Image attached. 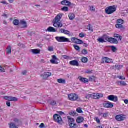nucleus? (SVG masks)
<instances>
[{
    "label": "nucleus",
    "mask_w": 128,
    "mask_h": 128,
    "mask_svg": "<svg viewBox=\"0 0 128 128\" xmlns=\"http://www.w3.org/2000/svg\"><path fill=\"white\" fill-rule=\"evenodd\" d=\"M82 54L86 56V54H88V50H86L84 49L82 50Z\"/></svg>",
    "instance_id": "obj_42"
},
{
    "label": "nucleus",
    "mask_w": 128,
    "mask_h": 128,
    "mask_svg": "<svg viewBox=\"0 0 128 128\" xmlns=\"http://www.w3.org/2000/svg\"><path fill=\"white\" fill-rule=\"evenodd\" d=\"M78 80L81 82H83V84H86V82H88V78H84L82 76H79Z\"/></svg>",
    "instance_id": "obj_17"
},
{
    "label": "nucleus",
    "mask_w": 128,
    "mask_h": 128,
    "mask_svg": "<svg viewBox=\"0 0 128 128\" xmlns=\"http://www.w3.org/2000/svg\"><path fill=\"white\" fill-rule=\"evenodd\" d=\"M62 6H72V4L68 0H64L61 2Z\"/></svg>",
    "instance_id": "obj_14"
},
{
    "label": "nucleus",
    "mask_w": 128,
    "mask_h": 128,
    "mask_svg": "<svg viewBox=\"0 0 128 128\" xmlns=\"http://www.w3.org/2000/svg\"><path fill=\"white\" fill-rule=\"evenodd\" d=\"M54 122H57L60 126H62L64 124V121L62 120V118L60 116V115L58 114H55L54 116Z\"/></svg>",
    "instance_id": "obj_3"
},
{
    "label": "nucleus",
    "mask_w": 128,
    "mask_h": 128,
    "mask_svg": "<svg viewBox=\"0 0 128 128\" xmlns=\"http://www.w3.org/2000/svg\"><path fill=\"white\" fill-rule=\"evenodd\" d=\"M6 106H8L10 108V102H6Z\"/></svg>",
    "instance_id": "obj_62"
},
{
    "label": "nucleus",
    "mask_w": 128,
    "mask_h": 128,
    "mask_svg": "<svg viewBox=\"0 0 128 128\" xmlns=\"http://www.w3.org/2000/svg\"><path fill=\"white\" fill-rule=\"evenodd\" d=\"M0 72H6V70L0 66Z\"/></svg>",
    "instance_id": "obj_49"
},
{
    "label": "nucleus",
    "mask_w": 128,
    "mask_h": 128,
    "mask_svg": "<svg viewBox=\"0 0 128 128\" xmlns=\"http://www.w3.org/2000/svg\"><path fill=\"white\" fill-rule=\"evenodd\" d=\"M10 128H18L16 126V124L12 122L10 124Z\"/></svg>",
    "instance_id": "obj_38"
},
{
    "label": "nucleus",
    "mask_w": 128,
    "mask_h": 128,
    "mask_svg": "<svg viewBox=\"0 0 128 128\" xmlns=\"http://www.w3.org/2000/svg\"><path fill=\"white\" fill-rule=\"evenodd\" d=\"M56 104V101H52L50 103V105L51 106H54Z\"/></svg>",
    "instance_id": "obj_50"
},
{
    "label": "nucleus",
    "mask_w": 128,
    "mask_h": 128,
    "mask_svg": "<svg viewBox=\"0 0 128 128\" xmlns=\"http://www.w3.org/2000/svg\"><path fill=\"white\" fill-rule=\"evenodd\" d=\"M6 52L8 54H12V46H8L6 49Z\"/></svg>",
    "instance_id": "obj_24"
},
{
    "label": "nucleus",
    "mask_w": 128,
    "mask_h": 128,
    "mask_svg": "<svg viewBox=\"0 0 128 128\" xmlns=\"http://www.w3.org/2000/svg\"><path fill=\"white\" fill-rule=\"evenodd\" d=\"M84 118L82 116H79L76 120V122L77 124H82V122H84Z\"/></svg>",
    "instance_id": "obj_19"
},
{
    "label": "nucleus",
    "mask_w": 128,
    "mask_h": 128,
    "mask_svg": "<svg viewBox=\"0 0 128 128\" xmlns=\"http://www.w3.org/2000/svg\"><path fill=\"white\" fill-rule=\"evenodd\" d=\"M62 12H68V8L66 6H64L62 8Z\"/></svg>",
    "instance_id": "obj_39"
},
{
    "label": "nucleus",
    "mask_w": 128,
    "mask_h": 128,
    "mask_svg": "<svg viewBox=\"0 0 128 128\" xmlns=\"http://www.w3.org/2000/svg\"><path fill=\"white\" fill-rule=\"evenodd\" d=\"M56 40L58 42H70V40L69 38H66L64 36L61 37H56Z\"/></svg>",
    "instance_id": "obj_6"
},
{
    "label": "nucleus",
    "mask_w": 128,
    "mask_h": 128,
    "mask_svg": "<svg viewBox=\"0 0 128 128\" xmlns=\"http://www.w3.org/2000/svg\"><path fill=\"white\" fill-rule=\"evenodd\" d=\"M71 40L74 44H84V41L82 40L76 38H71Z\"/></svg>",
    "instance_id": "obj_8"
},
{
    "label": "nucleus",
    "mask_w": 128,
    "mask_h": 128,
    "mask_svg": "<svg viewBox=\"0 0 128 128\" xmlns=\"http://www.w3.org/2000/svg\"><path fill=\"white\" fill-rule=\"evenodd\" d=\"M48 32H56V28L50 26L48 28Z\"/></svg>",
    "instance_id": "obj_29"
},
{
    "label": "nucleus",
    "mask_w": 128,
    "mask_h": 128,
    "mask_svg": "<svg viewBox=\"0 0 128 128\" xmlns=\"http://www.w3.org/2000/svg\"><path fill=\"white\" fill-rule=\"evenodd\" d=\"M102 118H108V113L104 114L102 115Z\"/></svg>",
    "instance_id": "obj_56"
},
{
    "label": "nucleus",
    "mask_w": 128,
    "mask_h": 128,
    "mask_svg": "<svg viewBox=\"0 0 128 128\" xmlns=\"http://www.w3.org/2000/svg\"><path fill=\"white\" fill-rule=\"evenodd\" d=\"M119 84H120V86H126V82L124 81L119 82Z\"/></svg>",
    "instance_id": "obj_44"
},
{
    "label": "nucleus",
    "mask_w": 128,
    "mask_h": 128,
    "mask_svg": "<svg viewBox=\"0 0 128 128\" xmlns=\"http://www.w3.org/2000/svg\"><path fill=\"white\" fill-rule=\"evenodd\" d=\"M32 52L34 54H40V50H32Z\"/></svg>",
    "instance_id": "obj_27"
},
{
    "label": "nucleus",
    "mask_w": 128,
    "mask_h": 128,
    "mask_svg": "<svg viewBox=\"0 0 128 128\" xmlns=\"http://www.w3.org/2000/svg\"><path fill=\"white\" fill-rule=\"evenodd\" d=\"M69 126H70V128H78V125L74 122L70 124Z\"/></svg>",
    "instance_id": "obj_23"
},
{
    "label": "nucleus",
    "mask_w": 128,
    "mask_h": 128,
    "mask_svg": "<svg viewBox=\"0 0 128 128\" xmlns=\"http://www.w3.org/2000/svg\"><path fill=\"white\" fill-rule=\"evenodd\" d=\"M18 46H20V48H26V46L22 43L18 44Z\"/></svg>",
    "instance_id": "obj_46"
},
{
    "label": "nucleus",
    "mask_w": 128,
    "mask_h": 128,
    "mask_svg": "<svg viewBox=\"0 0 128 128\" xmlns=\"http://www.w3.org/2000/svg\"><path fill=\"white\" fill-rule=\"evenodd\" d=\"M120 80H126V78H125L124 77V76H120Z\"/></svg>",
    "instance_id": "obj_63"
},
{
    "label": "nucleus",
    "mask_w": 128,
    "mask_h": 128,
    "mask_svg": "<svg viewBox=\"0 0 128 128\" xmlns=\"http://www.w3.org/2000/svg\"><path fill=\"white\" fill-rule=\"evenodd\" d=\"M98 41L99 42H100L101 44H104V42H106V40L102 38H98Z\"/></svg>",
    "instance_id": "obj_34"
},
{
    "label": "nucleus",
    "mask_w": 128,
    "mask_h": 128,
    "mask_svg": "<svg viewBox=\"0 0 128 128\" xmlns=\"http://www.w3.org/2000/svg\"><path fill=\"white\" fill-rule=\"evenodd\" d=\"M96 120L98 122V124H100V120L98 118H96Z\"/></svg>",
    "instance_id": "obj_58"
},
{
    "label": "nucleus",
    "mask_w": 128,
    "mask_h": 128,
    "mask_svg": "<svg viewBox=\"0 0 128 128\" xmlns=\"http://www.w3.org/2000/svg\"><path fill=\"white\" fill-rule=\"evenodd\" d=\"M68 98L70 100L74 102L76 100L78 101V96L76 94H70L68 96Z\"/></svg>",
    "instance_id": "obj_7"
},
{
    "label": "nucleus",
    "mask_w": 128,
    "mask_h": 128,
    "mask_svg": "<svg viewBox=\"0 0 128 128\" xmlns=\"http://www.w3.org/2000/svg\"><path fill=\"white\" fill-rule=\"evenodd\" d=\"M54 49L53 46H50L48 48V52H54Z\"/></svg>",
    "instance_id": "obj_48"
},
{
    "label": "nucleus",
    "mask_w": 128,
    "mask_h": 128,
    "mask_svg": "<svg viewBox=\"0 0 128 128\" xmlns=\"http://www.w3.org/2000/svg\"><path fill=\"white\" fill-rule=\"evenodd\" d=\"M67 118L68 120L69 126H70V124H74V123L76 122V120H74V118H72V117H70V116H68L67 117Z\"/></svg>",
    "instance_id": "obj_20"
},
{
    "label": "nucleus",
    "mask_w": 128,
    "mask_h": 128,
    "mask_svg": "<svg viewBox=\"0 0 128 128\" xmlns=\"http://www.w3.org/2000/svg\"><path fill=\"white\" fill-rule=\"evenodd\" d=\"M102 64H110V59L108 58H102Z\"/></svg>",
    "instance_id": "obj_22"
},
{
    "label": "nucleus",
    "mask_w": 128,
    "mask_h": 128,
    "mask_svg": "<svg viewBox=\"0 0 128 128\" xmlns=\"http://www.w3.org/2000/svg\"><path fill=\"white\" fill-rule=\"evenodd\" d=\"M86 74H92V71H90V70H87L86 72Z\"/></svg>",
    "instance_id": "obj_57"
},
{
    "label": "nucleus",
    "mask_w": 128,
    "mask_h": 128,
    "mask_svg": "<svg viewBox=\"0 0 128 128\" xmlns=\"http://www.w3.org/2000/svg\"><path fill=\"white\" fill-rule=\"evenodd\" d=\"M4 100H8V102H18L17 98L15 97L4 96Z\"/></svg>",
    "instance_id": "obj_13"
},
{
    "label": "nucleus",
    "mask_w": 128,
    "mask_h": 128,
    "mask_svg": "<svg viewBox=\"0 0 128 128\" xmlns=\"http://www.w3.org/2000/svg\"><path fill=\"white\" fill-rule=\"evenodd\" d=\"M76 112H78V114H82V112H84L82 110V108H78Z\"/></svg>",
    "instance_id": "obj_40"
},
{
    "label": "nucleus",
    "mask_w": 128,
    "mask_h": 128,
    "mask_svg": "<svg viewBox=\"0 0 128 128\" xmlns=\"http://www.w3.org/2000/svg\"><path fill=\"white\" fill-rule=\"evenodd\" d=\"M62 14H58L54 18V28H62V24L60 22L62 18Z\"/></svg>",
    "instance_id": "obj_1"
},
{
    "label": "nucleus",
    "mask_w": 128,
    "mask_h": 128,
    "mask_svg": "<svg viewBox=\"0 0 128 128\" xmlns=\"http://www.w3.org/2000/svg\"><path fill=\"white\" fill-rule=\"evenodd\" d=\"M74 48L77 50V52H80V47L76 44L74 45Z\"/></svg>",
    "instance_id": "obj_32"
},
{
    "label": "nucleus",
    "mask_w": 128,
    "mask_h": 128,
    "mask_svg": "<svg viewBox=\"0 0 128 128\" xmlns=\"http://www.w3.org/2000/svg\"><path fill=\"white\" fill-rule=\"evenodd\" d=\"M116 68L117 70H120V68H123V66L122 65H116Z\"/></svg>",
    "instance_id": "obj_45"
},
{
    "label": "nucleus",
    "mask_w": 128,
    "mask_h": 128,
    "mask_svg": "<svg viewBox=\"0 0 128 128\" xmlns=\"http://www.w3.org/2000/svg\"><path fill=\"white\" fill-rule=\"evenodd\" d=\"M20 24L23 26L22 27V28H28V23H26V22L24 20H21L20 22Z\"/></svg>",
    "instance_id": "obj_18"
},
{
    "label": "nucleus",
    "mask_w": 128,
    "mask_h": 128,
    "mask_svg": "<svg viewBox=\"0 0 128 128\" xmlns=\"http://www.w3.org/2000/svg\"><path fill=\"white\" fill-rule=\"evenodd\" d=\"M70 116H78V114H77L76 112L71 111L69 112Z\"/></svg>",
    "instance_id": "obj_25"
},
{
    "label": "nucleus",
    "mask_w": 128,
    "mask_h": 128,
    "mask_svg": "<svg viewBox=\"0 0 128 128\" xmlns=\"http://www.w3.org/2000/svg\"><path fill=\"white\" fill-rule=\"evenodd\" d=\"M110 48H111L113 52H116L118 50V48H116L114 46H110Z\"/></svg>",
    "instance_id": "obj_36"
},
{
    "label": "nucleus",
    "mask_w": 128,
    "mask_h": 128,
    "mask_svg": "<svg viewBox=\"0 0 128 128\" xmlns=\"http://www.w3.org/2000/svg\"><path fill=\"white\" fill-rule=\"evenodd\" d=\"M115 118L116 120H118V122H122V120H124V118H126L124 117V114H121L117 115Z\"/></svg>",
    "instance_id": "obj_15"
},
{
    "label": "nucleus",
    "mask_w": 128,
    "mask_h": 128,
    "mask_svg": "<svg viewBox=\"0 0 128 128\" xmlns=\"http://www.w3.org/2000/svg\"><path fill=\"white\" fill-rule=\"evenodd\" d=\"M93 94V100H100V98H104V94L95 93L92 94Z\"/></svg>",
    "instance_id": "obj_11"
},
{
    "label": "nucleus",
    "mask_w": 128,
    "mask_h": 128,
    "mask_svg": "<svg viewBox=\"0 0 128 128\" xmlns=\"http://www.w3.org/2000/svg\"><path fill=\"white\" fill-rule=\"evenodd\" d=\"M40 62H41V64H46V61L42 59L40 60Z\"/></svg>",
    "instance_id": "obj_61"
},
{
    "label": "nucleus",
    "mask_w": 128,
    "mask_h": 128,
    "mask_svg": "<svg viewBox=\"0 0 128 128\" xmlns=\"http://www.w3.org/2000/svg\"><path fill=\"white\" fill-rule=\"evenodd\" d=\"M22 76H26V74H28V71L24 70L22 72Z\"/></svg>",
    "instance_id": "obj_53"
},
{
    "label": "nucleus",
    "mask_w": 128,
    "mask_h": 128,
    "mask_svg": "<svg viewBox=\"0 0 128 128\" xmlns=\"http://www.w3.org/2000/svg\"><path fill=\"white\" fill-rule=\"evenodd\" d=\"M89 80L90 82H94V80H95L94 76H92L90 78Z\"/></svg>",
    "instance_id": "obj_47"
},
{
    "label": "nucleus",
    "mask_w": 128,
    "mask_h": 128,
    "mask_svg": "<svg viewBox=\"0 0 128 128\" xmlns=\"http://www.w3.org/2000/svg\"><path fill=\"white\" fill-rule=\"evenodd\" d=\"M124 21L122 19H118L117 22V24L116 25V28H120L122 30H124V26H122V24H124Z\"/></svg>",
    "instance_id": "obj_5"
},
{
    "label": "nucleus",
    "mask_w": 128,
    "mask_h": 128,
    "mask_svg": "<svg viewBox=\"0 0 128 128\" xmlns=\"http://www.w3.org/2000/svg\"><path fill=\"white\" fill-rule=\"evenodd\" d=\"M63 34H67L69 36H70V32L68 30H64V32H63Z\"/></svg>",
    "instance_id": "obj_41"
},
{
    "label": "nucleus",
    "mask_w": 128,
    "mask_h": 128,
    "mask_svg": "<svg viewBox=\"0 0 128 128\" xmlns=\"http://www.w3.org/2000/svg\"><path fill=\"white\" fill-rule=\"evenodd\" d=\"M13 24L14 26H18L20 24V21L18 20H15L13 21Z\"/></svg>",
    "instance_id": "obj_33"
},
{
    "label": "nucleus",
    "mask_w": 128,
    "mask_h": 128,
    "mask_svg": "<svg viewBox=\"0 0 128 128\" xmlns=\"http://www.w3.org/2000/svg\"><path fill=\"white\" fill-rule=\"evenodd\" d=\"M108 98L109 100L114 102H118V96H114V95L109 96L108 97Z\"/></svg>",
    "instance_id": "obj_12"
},
{
    "label": "nucleus",
    "mask_w": 128,
    "mask_h": 128,
    "mask_svg": "<svg viewBox=\"0 0 128 128\" xmlns=\"http://www.w3.org/2000/svg\"><path fill=\"white\" fill-rule=\"evenodd\" d=\"M90 10H91V12H94L96 10V9L94 8V6H91L90 8Z\"/></svg>",
    "instance_id": "obj_54"
},
{
    "label": "nucleus",
    "mask_w": 128,
    "mask_h": 128,
    "mask_svg": "<svg viewBox=\"0 0 128 128\" xmlns=\"http://www.w3.org/2000/svg\"><path fill=\"white\" fill-rule=\"evenodd\" d=\"M83 46L85 48H88V44L86 43H83Z\"/></svg>",
    "instance_id": "obj_60"
},
{
    "label": "nucleus",
    "mask_w": 128,
    "mask_h": 128,
    "mask_svg": "<svg viewBox=\"0 0 128 128\" xmlns=\"http://www.w3.org/2000/svg\"><path fill=\"white\" fill-rule=\"evenodd\" d=\"M57 82L58 84H66V80L62 78L58 79Z\"/></svg>",
    "instance_id": "obj_26"
},
{
    "label": "nucleus",
    "mask_w": 128,
    "mask_h": 128,
    "mask_svg": "<svg viewBox=\"0 0 128 128\" xmlns=\"http://www.w3.org/2000/svg\"><path fill=\"white\" fill-rule=\"evenodd\" d=\"M14 122H16V124H18L20 120H18V119L15 118L14 119Z\"/></svg>",
    "instance_id": "obj_59"
},
{
    "label": "nucleus",
    "mask_w": 128,
    "mask_h": 128,
    "mask_svg": "<svg viewBox=\"0 0 128 128\" xmlns=\"http://www.w3.org/2000/svg\"><path fill=\"white\" fill-rule=\"evenodd\" d=\"M63 58H64V60H69V58H70V56H64Z\"/></svg>",
    "instance_id": "obj_55"
},
{
    "label": "nucleus",
    "mask_w": 128,
    "mask_h": 128,
    "mask_svg": "<svg viewBox=\"0 0 128 128\" xmlns=\"http://www.w3.org/2000/svg\"><path fill=\"white\" fill-rule=\"evenodd\" d=\"M79 36H80V38H84V32L80 33L79 34Z\"/></svg>",
    "instance_id": "obj_51"
},
{
    "label": "nucleus",
    "mask_w": 128,
    "mask_h": 128,
    "mask_svg": "<svg viewBox=\"0 0 128 128\" xmlns=\"http://www.w3.org/2000/svg\"><path fill=\"white\" fill-rule=\"evenodd\" d=\"M36 34V32H30L28 31V36H34V34Z\"/></svg>",
    "instance_id": "obj_43"
},
{
    "label": "nucleus",
    "mask_w": 128,
    "mask_h": 128,
    "mask_svg": "<svg viewBox=\"0 0 128 128\" xmlns=\"http://www.w3.org/2000/svg\"><path fill=\"white\" fill-rule=\"evenodd\" d=\"M104 40H106V42H108L110 44H118V40L112 38L108 37L106 35L104 36Z\"/></svg>",
    "instance_id": "obj_4"
},
{
    "label": "nucleus",
    "mask_w": 128,
    "mask_h": 128,
    "mask_svg": "<svg viewBox=\"0 0 128 128\" xmlns=\"http://www.w3.org/2000/svg\"><path fill=\"white\" fill-rule=\"evenodd\" d=\"M68 16L70 20H74V18H76V16H74L72 13H70Z\"/></svg>",
    "instance_id": "obj_28"
},
{
    "label": "nucleus",
    "mask_w": 128,
    "mask_h": 128,
    "mask_svg": "<svg viewBox=\"0 0 128 128\" xmlns=\"http://www.w3.org/2000/svg\"><path fill=\"white\" fill-rule=\"evenodd\" d=\"M40 76L43 80H46L48 78V72H45L44 74H41Z\"/></svg>",
    "instance_id": "obj_21"
},
{
    "label": "nucleus",
    "mask_w": 128,
    "mask_h": 128,
    "mask_svg": "<svg viewBox=\"0 0 128 128\" xmlns=\"http://www.w3.org/2000/svg\"><path fill=\"white\" fill-rule=\"evenodd\" d=\"M39 128H46V126L44 125V124L42 123V124H40Z\"/></svg>",
    "instance_id": "obj_52"
},
{
    "label": "nucleus",
    "mask_w": 128,
    "mask_h": 128,
    "mask_svg": "<svg viewBox=\"0 0 128 128\" xmlns=\"http://www.w3.org/2000/svg\"><path fill=\"white\" fill-rule=\"evenodd\" d=\"M51 64H60V60L56 58V55L52 56V60H50Z\"/></svg>",
    "instance_id": "obj_9"
},
{
    "label": "nucleus",
    "mask_w": 128,
    "mask_h": 128,
    "mask_svg": "<svg viewBox=\"0 0 128 128\" xmlns=\"http://www.w3.org/2000/svg\"><path fill=\"white\" fill-rule=\"evenodd\" d=\"M114 37L116 38H118V40H122V36H120L118 34H114Z\"/></svg>",
    "instance_id": "obj_30"
},
{
    "label": "nucleus",
    "mask_w": 128,
    "mask_h": 128,
    "mask_svg": "<svg viewBox=\"0 0 128 128\" xmlns=\"http://www.w3.org/2000/svg\"><path fill=\"white\" fill-rule=\"evenodd\" d=\"M87 30H90V32H94V30H92V25L90 24H88V26H87Z\"/></svg>",
    "instance_id": "obj_37"
},
{
    "label": "nucleus",
    "mask_w": 128,
    "mask_h": 128,
    "mask_svg": "<svg viewBox=\"0 0 128 128\" xmlns=\"http://www.w3.org/2000/svg\"><path fill=\"white\" fill-rule=\"evenodd\" d=\"M70 66H80V64L78 63V62L76 60H74L70 61Z\"/></svg>",
    "instance_id": "obj_16"
},
{
    "label": "nucleus",
    "mask_w": 128,
    "mask_h": 128,
    "mask_svg": "<svg viewBox=\"0 0 128 128\" xmlns=\"http://www.w3.org/2000/svg\"><path fill=\"white\" fill-rule=\"evenodd\" d=\"M86 98L87 100H90V98H93V94H87L86 96Z\"/></svg>",
    "instance_id": "obj_35"
},
{
    "label": "nucleus",
    "mask_w": 128,
    "mask_h": 128,
    "mask_svg": "<svg viewBox=\"0 0 128 128\" xmlns=\"http://www.w3.org/2000/svg\"><path fill=\"white\" fill-rule=\"evenodd\" d=\"M88 61V59L86 58H83L81 59L82 62H83L84 64H86Z\"/></svg>",
    "instance_id": "obj_31"
},
{
    "label": "nucleus",
    "mask_w": 128,
    "mask_h": 128,
    "mask_svg": "<svg viewBox=\"0 0 128 128\" xmlns=\"http://www.w3.org/2000/svg\"><path fill=\"white\" fill-rule=\"evenodd\" d=\"M116 12V6L107 7L105 10V12L106 14H112Z\"/></svg>",
    "instance_id": "obj_2"
},
{
    "label": "nucleus",
    "mask_w": 128,
    "mask_h": 128,
    "mask_svg": "<svg viewBox=\"0 0 128 128\" xmlns=\"http://www.w3.org/2000/svg\"><path fill=\"white\" fill-rule=\"evenodd\" d=\"M103 106L106 108H114V104L110 102H106L103 104Z\"/></svg>",
    "instance_id": "obj_10"
},
{
    "label": "nucleus",
    "mask_w": 128,
    "mask_h": 128,
    "mask_svg": "<svg viewBox=\"0 0 128 128\" xmlns=\"http://www.w3.org/2000/svg\"><path fill=\"white\" fill-rule=\"evenodd\" d=\"M124 102L126 104H128V100H124Z\"/></svg>",
    "instance_id": "obj_64"
}]
</instances>
